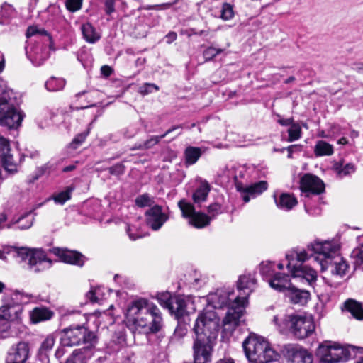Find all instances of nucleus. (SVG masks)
Returning <instances> with one entry per match:
<instances>
[{"mask_svg":"<svg viewBox=\"0 0 363 363\" xmlns=\"http://www.w3.org/2000/svg\"><path fill=\"white\" fill-rule=\"evenodd\" d=\"M125 323L133 333L150 334L158 332L162 317L158 307L144 298L130 302L125 312Z\"/></svg>","mask_w":363,"mask_h":363,"instance_id":"nucleus-1","label":"nucleus"},{"mask_svg":"<svg viewBox=\"0 0 363 363\" xmlns=\"http://www.w3.org/2000/svg\"><path fill=\"white\" fill-rule=\"evenodd\" d=\"M208 306L214 309L227 308L225 316L223 320V332L231 334L239 323L247 305L246 297L235 295L229 289H218L207 296Z\"/></svg>","mask_w":363,"mask_h":363,"instance_id":"nucleus-2","label":"nucleus"},{"mask_svg":"<svg viewBox=\"0 0 363 363\" xmlns=\"http://www.w3.org/2000/svg\"><path fill=\"white\" fill-rule=\"evenodd\" d=\"M339 248L337 242L328 240H315L307 245L308 250L316 255L314 259L320 265L322 272L330 269L333 275L342 277L348 264L339 255Z\"/></svg>","mask_w":363,"mask_h":363,"instance_id":"nucleus-3","label":"nucleus"},{"mask_svg":"<svg viewBox=\"0 0 363 363\" xmlns=\"http://www.w3.org/2000/svg\"><path fill=\"white\" fill-rule=\"evenodd\" d=\"M246 357L251 363H269L277 361L279 354L264 337L250 334L243 342Z\"/></svg>","mask_w":363,"mask_h":363,"instance_id":"nucleus-4","label":"nucleus"},{"mask_svg":"<svg viewBox=\"0 0 363 363\" xmlns=\"http://www.w3.org/2000/svg\"><path fill=\"white\" fill-rule=\"evenodd\" d=\"M308 251V249H294L288 252L286 254V268L291 277L303 278L312 284L316 281L318 274L312 267L303 264L312 257Z\"/></svg>","mask_w":363,"mask_h":363,"instance_id":"nucleus-5","label":"nucleus"},{"mask_svg":"<svg viewBox=\"0 0 363 363\" xmlns=\"http://www.w3.org/2000/svg\"><path fill=\"white\" fill-rule=\"evenodd\" d=\"M97 337L94 332L83 325L65 328L60 333V342L63 346L72 347L82 343V349L95 350Z\"/></svg>","mask_w":363,"mask_h":363,"instance_id":"nucleus-6","label":"nucleus"},{"mask_svg":"<svg viewBox=\"0 0 363 363\" xmlns=\"http://www.w3.org/2000/svg\"><path fill=\"white\" fill-rule=\"evenodd\" d=\"M178 206L182 216L188 218L189 223L196 228L206 227L212 218L221 213V206L218 203H213L208 207L209 216L203 213L196 212L194 205L186 199L180 200L178 202Z\"/></svg>","mask_w":363,"mask_h":363,"instance_id":"nucleus-7","label":"nucleus"},{"mask_svg":"<svg viewBox=\"0 0 363 363\" xmlns=\"http://www.w3.org/2000/svg\"><path fill=\"white\" fill-rule=\"evenodd\" d=\"M220 318L213 310L206 307L199 313L193 328L196 337L216 339Z\"/></svg>","mask_w":363,"mask_h":363,"instance_id":"nucleus-8","label":"nucleus"},{"mask_svg":"<svg viewBox=\"0 0 363 363\" xmlns=\"http://www.w3.org/2000/svg\"><path fill=\"white\" fill-rule=\"evenodd\" d=\"M316 355L323 363H340L346 362L351 355L350 347L337 342L324 341L319 345Z\"/></svg>","mask_w":363,"mask_h":363,"instance_id":"nucleus-9","label":"nucleus"},{"mask_svg":"<svg viewBox=\"0 0 363 363\" xmlns=\"http://www.w3.org/2000/svg\"><path fill=\"white\" fill-rule=\"evenodd\" d=\"M11 100L6 97L0 99V125L16 129L21 125L25 115L11 103Z\"/></svg>","mask_w":363,"mask_h":363,"instance_id":"nucleus-10","label":"nucleus"},{"mask_svg":"<svg viewBox=\"0 0 363 363\" xmlns=\"http://www.w3.org/2000/svg\"><path fill=\"white\" fill-rule=\"evenodd\" d=\"M289 318H290L291 331L298 339L307 337L315 330V324L311 316L292 315Z\"/></svg>","mask_w":363,"mask_h":363,"instance_id":"nucleus-11","label":"nucleus"},{"mask_svg":"<svg viewBox=\"0 0 363 363\" xmlns=\"http://www.w3.org/2000/svg\"><path fill=\"white\" fill-rule=\"evenodd\" d=\"M216 339L196 337L193 346L194 363H209L211 361L213 342Z\"/></svg>","mask_w":363,"mask_h":363,"instance_id":"nucleus-12","label":"nucleus"},{"mask_svg":"<svg viewBox=\"0 0 363 363\" xmlns=\"http://www.w3.org/2000/svg\"><path fill=\"white\" fill-rule=\"evenodd\" d=\"M30 355V347L26 342L13 345L8 350L6 363H27Z\"/></svg>","mask_w":363,"mask_h":363,"instance_id":"nucleus-13","label":"nucleus"},{"mask_svg":"<svg viewBox=\"0 0 363 363\" xmlns=\"http://www.w3.org/2000/svg\"><path fill=\"white\" fill-rule=\"evenodd\" d=\"M22 308L16 303H5L0 307V319L6 320L4 331L10 328L11 322L19 321L21 319Z\"/></svg>","mask_w":363,"mask_h":363,"instance_id":"nucleus-14","label":"nucleus"},{"mask_svg":"<svg viewBox=\"0 0 363 363\" xmlns=\"http://www.w3.org/2000/svg\"><path fill=\"white\" fill-rule=\"evenodd\" d=\"M301 189L303 192L312 194H320L325 190V185L323 181L317 176L306 174H304L300 183Z\"/></svg>","mask_w":363,"mask_h":363,"instance_id":"nucleus-15","label":"nucleus"},{"mask_svg":"<svg viewBox=\"0 0 363 363\" xmlns=\"http://www.w3.org/2000/svg\"><path fill=\"white\" fill-rule=\"evenodd\" d=\"M236 188L242 194L245 203H247L252 198L266 191L268 188V184L265 181H260L251 185L243 186L242 184L236 182Z\"/></svg>","mask_w":363,"mask_h":363,"instance_id":"nucleus-16","label":"nucleus"},{"mask_svg":"<svg viewBox=\"0 0 363 363\" xmlns=\"http://www.w3.org/2000/svg\"><path fill=\"white\" fill-rule=\"evenodd\" d=\"M146 221L152 230H159L168 220V216L162 212V207L159 205H154L145 213Z\"/></svg>","mask_w":363,"mask_h":363,"instance_id":"nucleus-17","label":"nucleus"},{"mask_svg":"<svg viewBox=\"0 0 363 363\" xmlns=\"http://www.w3.org/2000/svg\"><path fill=\"white\" fill-rule=\"evenodd\" d=\"M50 251L55 255L57 256L61 261L65 263L81 267L84 264L85 261L84 257L77 251L61 249L59 247H54L50 250Z\"/></svg>","mask_w":363,"mask_h":363,"instance_id":"nucleus-18","label":"nucleus"},{"mask_svg":"<svg viewBox=\"0 0 363 363\" xmlns=\"http://www.w3.org/2000/svg\"><path fill=\"white\" fill-rule=\"evenodd\" d=\"M30 251L31 249L26 247L4 246L2 250H0V259H4L6 258V255H9L13 257L19 259V261L21 262L26 259L28 260Z\"/></svg>","mask_w":363,"mask_h":363,"instance_id":"nucleus-19","label":"nucleus"},{"mask_svg":"<svg viewBox=\"0 0 363 363\" xmlns=\"http://www.w3.org/2000/svg\"><path fill=\"white\" fill-rule=\"evenodd\" d=\"M256 285V279L254 274H247L241 275L238 281L237 287L241 297H247L255 289ZM248 301H247V303Z\"/></svg>","mask_w":363,"mask_h":363,"instance_id":"nucleus-20","label":"nucleus"},{"mask_svg":"<svg viewBox=\"0 0 363 363\" xmlns=\"http://www.w3.org/2000/svg\"><path fill=\"white\" fill-rule=\"evenodd\" d=\"M28 264L30 267L39 265L40 269H44L50 267L52 261L47 257L45 252L41 249H31ZM36 270H40V268L38 267Z\"/></svg>","mask_w":363,"mask_h":363,"instance_id":"nucleus-21","label":"nucleus"},{"mask_svg":"<svg viewBox=\"0 0 363 363\" xmlns=\"http://www.w3.org/2000/svg\"><path fill=\"white\" fill-rule=\"evenodd\" d=\"M290 276L291 274L276 272L269 279V284L276 291L286 292L291 285Z\"/></svg>","mask_w":363,"mask_h":363,"instance_id":"nucleus-22","label":"nucleus"},{"mask_svg":"<svg viewBox=\"0 0 363 363\" xmlns=\"http://www.w3.org/2000/svg\"><path fill=\"white\" fill-rule=\"evenodd\" d=\"M286 296L290 302L294 304L303 305L306 303L310 298V294L306 290H301L292 284L285 292Z\"/></svg>","mask_w":363,"mask_h":363,"instance_id":"nucleus-23","label":"nucleus"},{"mask_svg":"<svg viewBox=\"0 0 363 363\" xmlns=\"http://www.w3.org/2000/svg\"><path fill=\"white\" fill-rule=\"evenodd\" d=\"M288 356L294 363H312L313 355L304 350L298 347H291L288 350Z\"/></svg>","mask_w":363,"mask_h":363,"instance_id":"nucleus-24","label":"nucleus"},{"mask_svg":"<svg viewBox=\"0 0 363 363\" xmlns=\"http://www.w3.org/2000/svg\"><path fill=\"white\" fill-rule=\"evenodd\" d=\"M267 312L269 315L272 316V323L280 330H283L288 326L290 323V318H289L292 317V315L286 316L282 310L274 306L269 307Z\"/></svg>","mask_w":363,"mask_h":363,"instance_id":"nucleus-25","label":"nucleus"},{"mask_svg":"<svg viewBox=\"0 0 363 363\" xmlns=\"http://www.w3.org/2000/svg\"><path fill=\"white\" fill-rule=\"evenodd\" d=\"M274 199L279 209L286 211L291 210L298 203L296 198L288 193H282L279 196L274 194Z\"/></svg>","mask_w":363,"mask_h":363,"instance_id":"nucleus-26","label":"nucleus"},{"mask_svg":"<svg viewBox=\"0 0 363 363\" xmlns=\"http://www.w3.org/2000/svg\"><path fill=\"white\" fill-rule=\"evenodd\" d=\"M30 321L33 323H38L40 322L50 320L54 313L46 307H35L29 313Z\"/></svg>","mask_w":363,"mask_h":363,"instance_id":"nucleus-27","label":"nucleus"},{"mask_svg":"<svg viewBox=\"0 0 363 363\" xmlns=\"http://www.w3.org/2000/svg\"><path fill=\"white\" fill-rule=\"evenodd\" d=\"M0 156L1 157L2 164L6 172L11 174L17 172V164L13 160V155L10 153L9 143L7 149L4 150L2 147H0Z\"/></svg>","mask_w":363,"mask_h":363,"instance_id":"nucleus-28","label":"nucleus"},{"mask_svg":"<svg viewBox=\"0 0 363 363\" xmlns=\"http://www.w3.org/2000/svg\"><path fill=\"white\" fill-rule=\"evenodd\" d=\"M94 353V350L77 349L67 359L66 363H87Z\"/></svg>","mask_w":363,"mask_h":363,"instance_id":"nucleus-29","label":"nucleus"},{"mask_svg":"<svg viewBox=\"0 0 363 363\" xmlns=\"http://www.w3.org/2000/svg\"><path fill=\"white\" fill-rule=\"evenodd\" d=\"M211 186L206 181H201L192 195V199L196 205L200 206L207 200Z\"/></svg>","mask_w":363,"mask_h":363,"instance_id":"nucleus-30","label":"nucleus"},{"mask_svg":"<svg viewBox=\"0 0 363 363\" xmlns=\"http://www.w3.org/2000/svg\"><path fill=\"white\" fill-rule=\"evenodd\" d=\"M190 302L189 298L178 296L174 298L172 306V310H170V313L174 315L177 318H180L186 313V306Z\"/></svg>","mask_w":363,"mask_h":363,"instance_id":"nucleus-31","label":"nucleus"},{"mask_svg":"<svg viewBox=\"0 0 363 363\" xmlns=\"http://www.w3.org/2000/svg\"><path fill=\"white\" fill-rule=\"evenodd\" d=\"M81 30L84 39L89 43L94 44L101 38L100 33L90 23L82 25Z\"/></svg>","mask_w":363,"mask_h":363,"instance_id":"nucleus-32","label":"nucleus"},{"mask_svg":"<svg viewBox=\"0 0 363 363\" xmlns=\"http://www.w3.org/2000/svg\"><path fill=\"white\" fill-rule=\"evenodd\" d=\"M345 308L357 320H363V308L355 300L348 299L345 302Z\"/></svg>","mask_w":363,"mask_h":363,"instance_id":"nucleus-33","label":"nucleus"},{"mask_svg":"<svg viewBox=\"0 0 363 363\" xmlns=\"http://www.w3.org/2000/svg\"><path fill=\"white\" fill-rule=\"evenodd\" d=\"M333 152V146L324 140H318L314 147V153L317 157L330 156Z\"/></svg>","mask_w":363,"mask_h":363,"instance_id":"nucleus-34","label":"nucleus"},{"mask_svg":"<svg viewBox=\"0 0 363 363\" xmlns=\"http://www.w3.org/2000/svg\"><path fill=\"white\" fill-rule=\"evenodd\" d=\"M33 218L28 214L22 216L17 220H13L7 224V228H13L16 224H18L17 228L19 230H27L30 228L33 223Z\"/></svg>","mask_w":363,"mask_h":363,"instance_id":"nucleus-35","label":"nucleus"},{"mask_svg":"<svg viewBox=\"0 0 363 363\" xmlns=\"http://www.w3.org/2000/svg\"><path fill=\"white\" fill-rule=\"evenodd\" d=\"M66 85V81L61 77H51L45 83L46 89L49 91H59Z\"/></svg>","mask_w":363,"mask_h":363,"instance_id":"nucleus-36","label":"nucleus"},{"mask_svg":"<svg viewBox=\"0 0 363 363\" xmlns=\"http://www.w3.org/2000/svg\"><path fill=\"white\" fill-rule=\"evenodd\" d=\"M202 151L201 148L196 147H188L184 152L185 162L188 165L195 164L199 158L201 157Z\"/></svg>","mask_w":363,"mask_h":363,"instance_id":"nucleus-37","label":"nucleus"},{"mask_svg":"<svg viewBox=\"0 0 363 363\" xmlns=\"http://www.w3.org/2000/svg\"><path fill=\"white\" fill-rule=\"evenodd\" d=\"M15 16V10L9 4H4L0 11V24H8L10 20Z\"/></svg>","mask_w":363,"mask_h":363,"instance_id":"nucleus-38","label":"nucleus"},{"mask_svg":"<svg viewBox=\"0 0 363 363\" xmlns=\"http://www.w3.org/2000/svg\"><path fill=\"white\" fill-rule=\"evenodd\" d=\"M337 175L342 178L344 177L353 174L355 170V166L352 163L343 164L342 163H336L333 167Z\"/></svg>","mask_w":363,"mask_h":363,"instance_id":"nucleus-39","label":"nucleus"},{"mask_svg":"<svg viewBox=\"0 0 363 363\" xmlns=\"http://www.w3.org/2000/svg\"><path fill=\"white\" fill-rule=\"evenodd\" d=\"M157 300L160 305L164 308H167L169 311L172 310L174 298H172L169 292H162L157 295Z\"/></svg>","mask_w":363,"mask_h":363,"instance_id":"nucleus-40","label":"nucleus"},{"mask_svg":"<svg viewBox=\"0 0 363 363\" xmlns=\"http://www.w3.org/2000/svg\"><path fill=\"white\" fill-rule=\"evenodd\" d=\"M73 190L72 188L69 187L65 191H61L57 194L52 196V198L48 199V201L53 199L56 203L63 205L67 201L71 198V192Z\"/></svg>","mask_w":363,"mask_h":363,"instance_id":"nucleus-41","label":"nucleus"},{"mask_svg":"<svg viewBox=\"0 0 363 363\" xmlns=\"http://www.w3.org/2000/svg\"><path fill=\"white\" fill-rule=\"evenodd\" d=\"M178 128H182V127L181 126H175V127H173L172 128L169 129L168 130H167L166 133L164 134H163V135H161L160 136H152V137H151L150 139L147 140L144 143L143 147L145 148V149H148V148H150V147H153L154 145L157 144L166 135H167L169 133H170L171 132H172L173 130H176Z\"/></svg>","mask_w":363,"mask_h":363,"instance_id":"nucleus-42","label":"nucleus"},{"mask_svg":"<svg viewBox=\"0 0 363 363\" xmlns=\"http://www.w3.org/2000/svg\"><path fill=\"white\" fill-rule=\"evenodd\" d=\"M289 142L298 140L301 137V128L297 123H294L288 130Z\"/></svg>","mask_w":363,"mask_h":363,"instance_id":"nucleus-43","label":"nucleus"},{"mask_svg":"<svg viewBox=\"0 0 363 363\" xmlns=\"http://www.w3.org/2000/svg\"><path fill=\"white\" fill-rule=\"evenodd\" d=\"M153 198L148 194H143L138 196L135 199V203L139 207L152 206L154 205Z\"/></svg>","mask_w":363,"mask_h":363,"instance_id":"nucleus-44","label":"nucleus"},{"mask_svg":"<svg viewBox=\"0 0 363 363\" xmlns=\"http://www.w3.org/2000/svg\"><path fill=\"white\" fill-rule=\"evenodd\" d=\"M55 340L52 335H48L41 344V346L40 347V353L45 354L46 352L51 350L55 345Z\"/></svg>","mask_w":363,"mask_h":363,"instance_id":"nucleus-45","label":"nucleus"},{"mask_svg":"<svg viewBox=\"0 0 363 363\" xmlns=\"http://www.w3.org/2000/svg\"><path fill=\"white\" fill-rule=\"evenodd\" d=\"M34 56L33 62L36 65H40L43 61L48 58V55L47 52H43L41 48H36L35 50L33 51Z\"/></svg>","mask_w":363,"mask_h":363,"instance_id":"nucleus-46","label":"nucleus"},{"mask_svg":"<svg viewBox=\"0 0 363 363\" xmlns=\"http://www.w3.org/2000/svg\"><path fill=\"white\" fill-rule=\"evenodd\" d=\"M223 52V49L216 48L215 47L210 46L203 51V57L206 59V60H211L214 57H216L218 54H220Z\"/></svg>","mask_w":363,"mask_h":363,"instance_id":"nucleus-47","label":"nucleus"},{"mask_svg":"<svg viewBox=\"0 0 363 363\" xmlns=\"http://www.w3.org/2000/svg\"><path fill=\"white\" fill-rule=\"evenodd\" d=\"M352 256L354 259V264L360 266L363 264V245L356 247L352 252Z\"/></svg>","mask_w":363,"mask_h":363,"instance_id":"nucleus-48","label":"nucleus"},{"mask_svg":"<svg viewBox=\"0 0 363 363\" xmlns=\"http://www.w3.org/2000/svg\"><path fill=\"white\" fill-rule=\"evenodd\" d=\"M273 263L269 261L262 262L259 265L260 273L264 277H272Z\"/></svg>","mask_w":363,"mask_h":363,"instance_id":"nucleus-49","label":"nucleus"},{"mask_svg":"<svg viewBox=\"0 0 363 363\" xmlns=\"http://www.w3.org/2000/svg\"><path fill=\"white\" fill-rule=\"evenodd\" d=\"M103 293V289L99 287L96 288L94 289L90 290L87 294L86 297L88 299H89L91 302H99V301L102 298L101 297V295Z\"/></svg>","mask_w":363,"mask_h":363,"instance_id":"nucleus-50","label":"nucleus"},{"mask_svg":"<svg viewBox=\"0 0 363 363\" xmlns=\"http://www.w3.org/2000/svg\"><path fill=\"white\" fill-rule=\"evenodd\" d=\"M159 87L156 84L145 83L140 86L138 91L141 95L145 96L152 93L153 91H157Z\"/></svg>","mask_w":363,"mask_h":363,"instance_id":"nucleus-51","label":"nucleus"},{"mask_svg":"<svg viewBox=\"0 0 363 363\" xmlns=\"http://www.w3.org/2000/svg\"><path fill=\"white\" fill-rule=\"evenodd\" d=\"M234 16L233 7L228 4H224L221 10V18L228 21L231 19Z\"/></svg>","mask_w":363,"mask_h":363,"instance_id":"nucleus-52","label":"nucleus"},{"mask_svg":"<svg viewBox=\"0 0 363 363\" xmlns=\"http://www.w3.org/2000/svg\"><path fill=\"white\" fill-rule=\"evenodd\" d=\"M13 94V91L8 88L4 82H0V99L6 97L9 99H11Z\"/></svg>","mask_w":363,"mask_h":363,"instance_id":"nucleus-53","label":"nucleus"},{"mask_svg":"<svg viewBox=\"0 0 363 363\" xmlns=\"http://www.w3.org/2000/svg\"><path fill=\"white\" fill-rule=\"evenodd\" d=\"M234 166H226L222 169L220 175L225 177L227 179H233L234 180H237V176L234 173Z\"/></svg>","mask_w":363,"mask_h":363,"instance_id":"nucleus-54","label":"nucleus"},{"mask_svg":"<svg viewBox=\"0 0 363 363\" xmlns=\"http://www.w3.org/2000/svg\"><path fill=\"white\" fill-rule=\"evenodd\" d=\"M82 0H67L66 6L70 11H76L81 8Z\"/></svg>","mask_w":363,"mask_h":363,"instance_id":"nucleus-55","label":"nucleus"},{"mask_svg":"<svg viewBox=\"0 0 363 363\" xmlns=\"http://www.w3.org/2000/svg\"><path fill=\"white\" fill-rule=\"evenodd\" d=\"M36 35H47V33L44 30L38 28L37 26H30L27 29L26 36L28 38L35 36Z\"/></svg>","mask_w":363,"mask_h":363,"instance_id":"nucleus-56","label":"nucleus"},{"mask_svg":"<svg viewBox=\"0 0 363 363\" xmlns=\"http://www.w3.org/2000/svg\"><path fill=\"white\" fill-rule=\"evenodd\" d=\"M89 134V131L78 134L73 140L72 145L76 149L78 145H81L86 139Z\"/></svg>","mask_w":363,"mask_h":363,"instance_id":"nucleus-57","label":"nucleus"},{"mask_svg":"<svg viewBox=\"0 0 363 363\" xmlns=\"http://www.w3.org/2000/svg\"><path fill=\"white\" fill-rule=\"evenodd\" d=\"M115 0H106L105 1V11L107 14L112 13L115 9Z\"/></svg>","mask_w":363,"mask_h":363,"instance_id":"nucleus-58","label":"nucleus"},{"mask_svg":"<svg viewBox=\"0 0 363 363\" xmlns=\"http://www.w3.org/2000/svg\"><path fill=\"white\" fill-rule=\"evenodd\" d=\"M302 149L301 145H292L289 146L286 150L288 151V157L292 158V154L294 151H301Z\"/></svg>","mask_w":363,"mask_h":363,"instance_id":"nucleus-59","label":"nucleus"},{"mask_svg":"<svg viewBox=\"0 0 363 363\" xmlns=\"http://www.w3.org/2000/svg\"><path fill=\"white\" fill-rule=\"evenodd\" d=\"M109 172L112 174H121L124 172L123 167L121 164L115 165L109 169Z\"/></svg>","mask_w":363,"mask_h":363,"instance_id":"nucleus-60","label":"nucleus"},{"mask_svg":"<svg viewBox=\"0 0 363 363\" xmlns=\"http://www.w3.org/2000/svg\"><path fill=\"white\" fill-rule=\"evenodd\" d=\"M8 219V213L6 211H3L0 213V230L3 229L4 228H7V224L6 225L5 223Z\"/></svg>","mask_w":363,"mask_h":363,"instance_id":"nucleus-61","label":"nucleus"},{"mask_svg":"<svg viewBox=\"0 0 363 363\" xmlns=\"http://www.w3.org/2000/svg\"><path fill=\"white\" fill-rule=\"evenodd\" d=\"M187 332V328L185 326H178L174 331V336L181 337L184 336Z\"/></svg>","mask_w":363,"mask_h":363,"instance_id":"nucleus-62","label":"nucleus"},{"mask_svg":"<svg viewBox=\"0 0 363 363\" xmlns=\"http://www.w3.org/2000/svg\"><path fill=\"white\" fill-rule=\"evenodd\" d=\"M112 72V68L108 65H104L101 67V73L105 77H109Z\"/></svg>","mask_w":363,"mask_h":363,"instance_id":"nucleus-63","label":"nucleus"},{"mask_svg":"<svg viewBox=\"0 0 363 363\" xmlns=\"http://www.w3.org/2000/svg\"><path fill=\"white\" fill-rule=\"evenodd\" d=\"M133 230V229L130 225L127 228V233H128V236H129L130 240H135L136 239H138L139 238H141V235L140 234L132 233Z\"/></svg>","mask_w":363,"mask_h":363,"instance_id":"nucleus-64","label":"nucleus"}]
</instances>
